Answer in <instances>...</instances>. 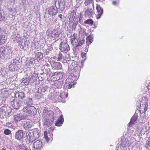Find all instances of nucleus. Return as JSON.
Returning a JSON list of instances; mask_svg holds the SVG:
<instances>
[{"instance_id":"1","label":"nucleus","mask_w":150,"mask_h":150,"mask_svg":"<svg viewBox=\"0 0 150 150\" xmlns=\"http://www.w3.org/2000/svg\"><path fill=\"white\" fill-rule=\"evenodd\" d=\"M79 76V74L78 75L73 73L71 74L65 82L64 88L70 89L73 87L75 84L74 81L78 79Z\"/></svg>"},{"instance_id":"2","label":"nucleus","mask_w":150,"mask_h":150,"mask_svg":"<svg viewBox=\"0 0 150 150\" xmlns=\"http://www.w3.org/2000/svg\"><path fill=\"white\" fill-rule=\"evenodd\" d=\"M66 61L68 64L69 69L71 70V72L76 74L79 75L81 68L77 66V62L74 60H69L67 58Z\"/></svg>"},{"instance_id":"3","label":"nucleus","mask_w":150,"mask_h":150,"mask_svg":"<svg viewBox=\"0 0 150 150\" xmlns=\"http://www.w3.org/2000/svg\"><path fill=\"white\" fill-rule=\"evenodd\" d=\"M23 112L25 115L33 116L36 113V109L33 106H24L23 109Z\"/></svg>"},{"instance_id":"4","label":"nucleus","mask_w":150,"mask_h":150,"mask_svg":"<svg viewBox=\"0 0 150 150\" xmlns=\"http://www.w3.org/2000/svg\"><path fill=\"white\" fill-rule=\"evenodd\" d=\"M50 115L51 117H50V119H47V116H44L43 120V124L47 127L51 126L53 123L54 119V115L53 112L51 113Z\"/></svg>"},{"instance_id":"5","label":"nucleus","mask_w":150,"mask_h":150,"mask_svg":"<svg viewBox=\"0 0 150 150\" xmlns=\"http://www.w3.org/2000/svg\"><path fill=\"white\" fill-rule=\"evenodd\" d=\"M10 105L14 109H18L21 106H23V103H20V101L17 99H14L13 100L10 102Z\"/></svg>"},{"instance_id":"6","label":"nucleus","mask_w":150,"mask_h":150,"mask_svg":"<svg viewBox=\"0 0 150 150\" xmlns=\"http://www.w3.org/2000/svg\"><path fill=\"white\" fill-rule=\"evenodd\" d=\"M25 134V132L22 130H18L15 134V139L19 141L23 140Z\"/></svg>"},{"instance_id":"7","label":"nucleus","mask_w":150,"mask_h":150,"mask_svg":"<svg viewBox=\"0 0 150 150\" xmlns=\"http://www.w3.org/2000/svg\"><path fill=\"white\" fill-rule=\"evenodd\" d=\"M55 6L61 10H63L65 8V4L64 0H55Z\"/></svg>"},{"instance_id":"8","label":"nucleus","mask_w":150,"mask_h":150,"mask_svg":"<svg viewBox=\"0 0 150 150\" xmlns=\"http://www.w3.org/2000/svg\"><path fill=\"white\" fill-rule=\"evenodd\" d=\"M50 76H51V77L54 79V81L58 80L63 77L62 73L59 71L51 72V74H50Z\"/></svg>"},{"instance_id":"9","label":"nucleus","mask_w":150,"mask_h":150,"mask_svg":"<svg viewBox=\"0 0 150 150\" xmlns=\"http://www.w3.org/2000/svg\"><path fill=\"white\" fill-rule=\"evenodd\" d=\"M68 44L67 42H62L59 45V49L62 52H66L70 50Z\"/></svg>"},{"instance_id":"10","label":"nucleus","mask_w":150,"mask_h":150,"mask_svg":"<svg viewBox=\"0 0 150 150\" xmlns=\"http://www.w3.org/2000/svg\"><path fill=\"white\" fill-rule=\"evenodd\" d=\"M9 48L6 46L1 47L0 48V57L4 56L7 54L9 52Z\"/></svg>"},{"instance_id":"11","label":"nucleus","mask_w":150,"mask_h":150,"mask_svg":"<svg viewBox=\"0 0 150 150\" xmlns=\"http://www.w3.org/2000/svg\"><path fill=\"white\" fill-rule=\"evenodd\" d=\"M11 112V110L9 108H7L5 106L1 107L0 108V115H6V114L9 115Z\"/></svg>"},{"instance_id":"12","label":"nucleus","mask_w":150,"mask_h":150,"mask_svg":"<svg viewBox=\"0 0 150 150\" xmlns=\"http://www.w3.org/2000/svg\"><path fill=\"white\" fill-rule=\"evenodd\" d=\"M42 142L39 140L33 143V150H38L42 147Z\"/></svg>"},{"instance_id":"13","label":"nucleus","mask_w":150,"mask_h":150,"mask_svg":"<svg viewBox=\"0 0 150 150\" xmlns=\"http://www.w3.org/2000/svg\"><path fill=\"white\" fill-rule=\"evenodd\" d=\"M57 8L55 6H52L49 8L48 12L49 14L53 16L56 14L57 12Z\"/></svg>"},{"instance_id":"14","label":"nucleus","mask_w":150,"mask_h":150,"mask_svg":"<svg viewBox=\"0 0 150 150\" xmlns=\"http://www.w3.org/2000/svg\"><path fill=\"white\" fill-rule=\"evenodd\" d=\"M51 65L54 69L58 70L62 68V65L59 62L52 61L51 63Z\"/></svg>"},{"instance_id":"15","label":"nucleus","mask_w":150,"mask_h":150,"mask_svg":"<svg viewBox=\"0 0 150 150\" xmlns=\"http://www.w3.org/2000/svg\"><path fill=\"white\" fill-rule=\"evenodd\" d=\"M5 33L4 30L0 28V44H4L5 42Z\"/></svg>"},{"instance_id":"16","label":"nucleus","mask_w":150,"mask_h":150,"mask_svg":"<svg viewBox=\"0 0 150 150\" xmlns=\"http://www.w3.org/2000/svg\"><path fill=\"white\" fill-rule=\"evenodd\" d=\"M84 4L87 8H93L94 0H85Z\"/></svg>"},{"instance_id":"17","label":"nucleus","mask_w":150,"mask_h":150,"mask_svg":"<svg viewBox=\"0 0 150 150\" xmlns=\"http://www.w3.org/2000/svg\"><path fill=\"white\" fill-rule=\"evenodd\" d=\"M96 9L97 11V14L96 16L97 19L100 18L101 16L103 13V9L100 5H97L96 7Z\"/></svg>"},{"instance_id":"18","label":"nucleus","mask_w":150,"mask_h":150,"mask_svg":"<svg viewBox=\"0 0 150 150\" xmlns=\"http://www.w3.org/2000/svg\"><path fill=\"white\" fill-rule=\"evenodd\" d=\"M22 103L26 106H31L33 104L32 100L30 98H26L23 100Z\"/></svg>"},{"instance_id":"19","label":"nucleus","mask_w":150,"mask_h":150,"mask_svg":"<svg viewBox=\"0 0 150 150\" xmlns=\"http://www.w3.org/2000/svg\"><path fill=\"white\" fill-rule=\"evenodd\" d=\"M64 121L63 116L62 115L60 116L57 121L55 122V125L57 126H60L63 123Z\"/></svg>"},{"instance_id":"20","label":"nucleus","mask_w":150,"mask_h":150,"mask_svg":"<svg viewBox=\"0 0 150 150\" xmlns=\"http://www.w3.org/2000/svg\"><path fill=\"white\" fill-rule=\"evenodd\" d=\"M26 135L27 138L28 139L30 142H33L35 140L33 135V132H29L28 135L27 133Z\"/></svg>"},{"instance_id":"21","label":"nucleus","mask_w":150,"mask_h":150,"mask_svg":"<svg viewBox=\"0 0 150 150\" xmlns=\"http://www.w3.org/2000/svg\"><path fill=\"white\" fill-rule=\"evenodd\" d=\"M129 143L128 140L126 139H122V143L121 145L122 147L125 148L127 146H129Z\"/></svg>"},{"instance_id":"22","label":"nucleus","mask_w":150,"mask_h":150,"mask_svg":"<svg viewBox=\"0 0 150 150\" xmlns=\"http://www.w3.org/2000/svg\"><path fill=\"white\" fill-rule=\"evenodd\" d=\"M43 58V54L40 52H37L35 53L34 58L35 59L39 60Z\"/></svg>"},{"instance_id":"23","label":"nucleus","mask_w":150,"mask_h":150,"mask_svg":"<svg viewBox=\"0 0 150 150\" xmlns=\"http://www.w3.org/2000/svg\"><path fill=\"white\" fill-rule=\"evenodd\" d=\"M84 42L85 40L84 39L80 40L79 41L76 40L74 45L77 48L81 45L83 44L84 43Z\"/></svg>"},{"instance_id":"24","label":"nucleus","mask_w":150,"mask_h":150,"mask_svg":"<svg viewBox=\"0 0 150 150\" xmlns=\"http://www.w3.org/2000/svg\"><path fill=\"white\" fill-rule=\"evenodd\" d=\"M138 117V115L134 114L131 118L130 121L128 124V126H130L131 125L133 124L137 120Z\"/></svg>"},{"instance_id":"25","label":"nucleus","mask_w":150,"mask_h":150,"mask_svg":"<svg viewBox=\"0 0 150 150\" xmlns=\"http://www.w3.org/2000/svg\"><path fill=\"white\" fill-rule=\"evenodd\" d=\"M32 124L31 122L28 121L26 122L25 123H24L23 126L25 129L28 130L32 127Z\"/></svg>"},{"instance_id":"26","label":"nucleus","mask_w":150,"mask_h":150,"mask_svg":"<svg viewBox=\"0 0 150 150\" xmlns=\"http://www.w3.org/2000/svg\"><path fill=\"white\" fill-rule=\"evenodd\" d=\"M93 38V35H90L88 36L86 38V44L88 46H88L91 44L92 42V39Z\"/></svg>"},{"instance_id":"27","label":"nucleus","mask_w":150,"mask_h":150,"mask_svg":"<svg viewBox=\"0 0 150 150\" xmlns=\"http://www.w3.org/2000/svg\"><path fill=\"white\" fill-rule=\"evenodd\" d=\"M89 8L88 9L86 10L85 13V16H91L93 15V10L92 8Z\"/></svg>"},{"instance_id":"28","label":"nucleus","mask_w":150,"mask_h":150,"mask_svg":"<svg viewBox=\"0 0 150 150\" xmlns=\"http://www.w3.org/2000/svg\"><path fill=\"white\" fill-rule=\"evenodd\" d=\"M28 41H26L25 42H22L21 44V48L24 50H25L28 47L29 44Z\"/></svg>"},{"instance_id":"29","label":"nucleus","mask_w":150,"mask_h":150,"mask_svg":"<svg viewBox=\"0 0 150 150\" xmlns=\"http://www.w3.org/2000/svg\"><path fill=\"white\" fill-rule=\"evenodd\" d=\"M47 88L46 87H42L38 88V91L40 95L42 94L46 91Z\"/></svg>"},{"instance_id":"30","label":"nucleus","mask_w":150,"mask_h":150,"mask_svg":"<svg viewBox=\"0 0 150 150\" xmlns=\"http://www.w3.org/2000/svg\"><path fill=\"white\" fill-rule=\"evenodd\" d=\"M44 69L43 70V71L44 72L42 73H41V75H43L44 74H49L50 75V74H51V72H52V71L50 70V69L47 67L45 68L44 67Z\"/></svg>"},{"instance_id":"31","label":"nucleus","mask_w":150,"mask_h":150,"mask_svg":"<svg viewBox=\"0 0 150 150\" xmlns=\"http://www.w3.org/2000/svg\"><path fill=\"white\" fill-rule=\"evenodd\" d=\"M15 120L16 121H20L23 119V117L19 115H17L14 116Z\"/></svg>"},{"instance_id":"32","label":"nucleus","mask_w":150,"mask_h":150,"mask_svg":"<svg viewBox=\"0 0 150 150\" xmlns=\"http://www.w3.org/2000/svg\"><path fill=\"white\" fill-rule=\"evenodd\" d=\"M77 37V35L74 33L72 36L71 35V43L73 45H74V41H75L76 39V37Z\"/></svg>"},{"instance_id":"33","label":"nucleus","mask_w":150,"mask_h":150,"mask_svg":"<svg viewBox=\"0 0 150 150\" xmlns=\"http://www.w3.org/2000/svg\"><path fill=\"white\" fill-rule=\"evenodd\" d=\"M85 24H88L91 25H92L93 23V21L92 19H88L84 22Z\"/></svg>"},{"instance_id":"34","label":"nucleus","mask_w":150,"mask_h":150,"mask_svg":"<svg viewBox=\"0 0 150 150\" xmlns=\"http://www.w3.org/2000/svg\"><path fill=\"white\" fill-rule=\"evenodd\" d=\"M29 79L30 84V85H32L33 83H34L37 81L36 78L32 76L30 77L29 78Z\"/></svg>"},{"instance_id":"35","label":"nucleus","mask_w":150,"mask_h":150,"mask_svg":"<svg viewBox=\"0 0 150 150\" xmlns=\"http://www.w3.org/2000/svg\"><path fill=\"white\" fill-rule=\"evenodd\" d=\"M148 106V105L147 103H144V104H142V105L141 104L140 105L141 108V109L143 108L145 111L147 110Z\"/></svg>"},{"instance_id":"36","label":"nucleus","mask_w":150,"mask_h":150,"mask_svg":"<svg viewBox=\"0 0 150 150\" xmlns=\"http://www.w3.org/2000/svg\"><path fill=\"white\" fill-rule=\"evenodd\" d=\"M33 134L35 140L36 139L39 137V133L37 131H33Z\"/></svg>"},{"instance_id":"37","label":"nucleus","mask_w":150,"mask_h":150,"mask_svg":"<svg viewBox=\"0 0 150 150\" xmlns=\"http://www.w3.org/2000/svg\"><path fill=\"white\" fill-rule=\"evenodd\" d=\"M22 82L25 85H28L30 84L29 78L24 79L23 80Z\"/></svg>"},{"instance_id":"38","label":"nucleus","mask_w":150,"mask_h":150,"mask_svg":"<svg viewBox=\"0 0 150 150\" xmlns=\"http://www.w3.org/2000/svg\"><path fill=\"white\" fill-rule=\"evenodd\" d=\"M4 15L3 12L0 11V21H4L5 20V17Z\"/></svg>"},{"instance_id":"39","label":"nucleus","mask_w":150,"mask_h":150,"mask_svg":"<svg viewBox=\"0 0 150 150\" xmlns=\"http://www.w3.org/2000/svg\"><path fill=\"white\" fill-rule=\"evenodd\" d=\"M17 94H18V97L22 99L25 96V94L23 92H20L17 93Z\"/></svg>"},{"instance_id":"40","label":"nucleus","mask_w":150,"mask_h":150,"mask_svg":"<svg viewBox=\"0 0 150 150\" xmlns=\"http://www.w3.org/2000/svg\"><path fill=\"white\" fill-rule=\"evenodd\" d=\"M47 131H45L44 132V138L46 141L48 142L49 140V138L47 136Z\"/></svg>"},{"instance_id":"41","label":"nucleus","mask_w":150,"mask_h":150,"mask_svg":"<svg viewBox=\"0 0 150 150\" xmlns=\"http://www.w3.org/2000/svg\"><path fill=\"white\" fill-rule=\"evenodd\" d=\"M11 131L8 129H5L4 131V134L6 135H9L11 133Z\"/></svg>"},{"instance_id":"42","label":"nucleus","mask_w":150,"mask_h":150,"mask_svg":"<svg viewBox=\"0 0 150 150\" xmlns=\"http://www.w3.org/2000/svg\"><path fill=\"white\" fill-rule=\"evenodd\" d=\"M18 146L19 148V150H28L27 148L23 145H20Z\"/></svg>"},{"instance_id":"43","label":"nucleus","mask_w":150,"mask_h":150,"mask_svg":"<svg viewBox=\"0 0 150 150\" xmlns=\"http://www.w3.org/2000/svg\"><path fill=\"white\" fill-rule=\"evenodd\" d=\"M62 58V54L59 52V53L58 54V60H60Z\"/></svg>"},{"instance_id":"44","label":"nucleus","mask_w":150,"mask_h":150,"mask_svg":"<svg viewBox=\"0 0 150 150\" xmlns=\"http://www.w3.org/2000/svg\"><path fill=\"white\" fill-rule=\"evenodd\" d=\"M81 56L83 58L85 57H86V53H83L81 54Z\"/></svg>"},{"instance_id":"45","label":"nucleus","mask_w":150,"mask_h":150,"mask_svg":"<svg viewBox=\"0 0 150 150\" xmlns=\"http://www.w3.org/2000/svg\"><path fill=\"white\" fill-rule=\"evenodd\" d=\"M60 19H62V14H60L58 15Z\"/></svg>"},{"instance_id":"46","label":"nucleus","mask_w":150,"mask_h":150,"mask_svg":"<svg viewBox=\"0 0 150 150\" xmlns=\"http://www.w3.org/2000/svg\"><path fill=\"white\" fill-rule=\"evenodd\" d=\"M63 93H61L60 94V97L61 98H64V97L62 95L63 94Z\"/></svg>"},{"instance_id":"47","label":"nucleus","mask_w":150,"mask_h":150,"mask_svg":"<svg viewBox=\"0 0 150 150\" xmlns=\"http://www.w3.org/2000/svg\"><path fill=\"white\" fill-rule=\"evenodd\" d=\"M112 4L113 5H115L117 4V2L116 1H114L112 2Z\"/></svg>"},{"instance_id":"48","label":"nucleus","mask_w":150,"mask_h":150,"mask_svg":"<svg viewBox=\"0 0 150 150\" xmlns=\"http://www.w3.org/2000/svg\"><path fill=\"white\" fill-rule=\"evenodd\" d=\"M64 94H65V96L66 98L68 96V93L66 92V93H64Z\"/></svg>"},{"instance_id":"49","label":"nucleus","mask_w":150,"mask_h":150,"mask_svg":"<svg viewBox=\"0 0 150 150\" xmlns=\"http://www.w3.org/2000/svg\"><path fill=\"white\" fill-rule=\"evenodd\" d=\"M44 53H45L47 55V54L49 53V52H47V50H46Z\"/></svg>"},{"instance_id":"50","label":"nucleus","mask_w":150,"mask_h":150,"mask_svg":"<svg viewBox=\"0 0 150 150\" xmlns=\"http://www.w3.org/2000/svg\"><path fill=\"white\" fill-rule=\"evenodd\" d=\"M96 1L98 2H103V1H104L105 0H96Z\"/></svg>"},{"instance_id":"51","label":"nucleus","mask_w":150,"mask_h":150,"mask_svg":"<svg viewBox=\"0 0 150 150\" xmlns=\"http://www.w3.org/2000/svg\"><path fill=\"white\" fill-rule=\"evenodd\" d=\"M82 0H76L77 3H79V2L81 1Z\"/></svg>"},{"instance_id":"52","label":"nucleus","mask_w":150,"mask_h":150,"mask_svg":"<svg viewBox=\"0 0 150 150\" xmlns=\"http://www.w3.org/2000/svg\"><path fill=\"white\" fill-rule=\"evenodd\" d=\"M86 49H85V52H87L88 51V50L87 49V47H86Z\"/></svg>"},{"instance_id":"53","label":"nucleus","mask_w":150,"mask_h":150,"mask_svg":"<svg viewBox=\"0 0 150 150\" xmlns=\"http://www.w3.org/2000/svg\"><path fill=\"white\" fill-rule=\"evenodd\" d=\"M1 150H7L5 148H3Z\"/></svg>"}]
</instances>
